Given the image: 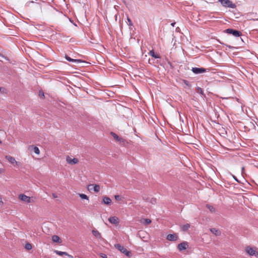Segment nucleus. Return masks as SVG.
I'll list each match as a JSON object with an SVG mask.
<instances>
[{"instance_id": "nucleus-1", "label": "nucleus", "mask_w": 258, "mask_h": 258, "mask_svg": "<svg viewBox=\"0 0 258 258\" xmlns=\"http://www.w3.org/2000/svg\"><path fill=\"white\" fill-rule=\"evenodd\" d=\"M110 134L114 138V139L116 142H118L120 145L125 146L127 144L128 142L126 140L122 138L119 137L115 133L111 132Z\"/></svg>"}, {"instance_id": "nucleus-2", "label": "nucleus", "mask_w": 258, "mask_h": 258, "mask_svg": "<svg viewBox=\"0 0 258 258\" xmlns=\"http://www.w3.org/2000/svg\"><path fill=\"white\" fill-rule=\"evenodd\" d=\"M245 250L249 255L258 257V251L256 248H252L248 246L245 247Z\"/></svg>"}, {"instance_id": "nucleus-3", "label": "nucleus", "mask_w": 258, "mask_h": 258, "mask_svg": "<svg viewBox=\"0 0 258 258\" xmlns=\"http://www.w3.org/2000/svg\"><path fill=\"white\" fill-rule=\"evenodd\" d=\"M221 4V5L225 7L230 8L232 9H235L236 6L235 4H233L231 1L229 0H218Z\"/></svg>"}, {"instance_id": "nucleus-4", "label": "nucleus", "mask_w": 258, "mask_h": 258, "mask_svg": "<svg viewBox=\"0 0 258 258\" xmlns=\"http://www.w3.org/2000/svg\"><path fill=\"white\" fill-rule=\"evenodd\" d=\"M114 246L120 252L124 253L125 255L128 256H130L131 252L128 250H127L125 248H124L123 246H121L120 244H115Z\"/></svg>"}, {"instance_id": "nucleus-5", "label": "nucleus", "mask_w": 258, "mask_h": 258, "mask_svg": "<svg viewBox=\"0 0 258 258\" xmlns=\"http://www.w3.org/2000/svg\"><path fill=\"white\" fill-rule=\"evenodd\" d=\"M226 33L229 34H232L233 36L235 37H239L241 35V33L236 30H234L232 29H227L226 30Z\"/></svg>"}, {"instance_id": "nucleus-6", "label": "nucleus", "mask_w": 258, "mask_h": 258, "mask_svg": "<svg viewBox=\"0 0 258 258\" xmlns=\"http://www.w3.org/2000/svg\"><path fill=\"white\" fill-rule=\"evenodd\" d=\"M191 71L196 74H202L206 72V70L203 68H192Z\"/></svg>"}, {"instance_id": "nucleus-7", "label": "nucleus", "mask_w": 258, "mask_h": 258, "mask_svg": "<svg viewBox=\"0 0 258 258\" xmlns=\"http://www.w3.org/2000/svg\"><path fill=\"white\" fill-rule=\"evenodd\" d=\"M19 199L27 203H31V198L29 197L26 196L24 194H21L19 196Z\"/></svg>"}, {"instance_id": "nucleus-8", "label": "nucleus", "mask_w": 258, "mask_h": 258, "mask_svg": "<svg viewBox=\"0 0 258 258\" xmlns=\"http://www.w3.org/2000/svg\"><path fill=\"white\" fill-rule=\"evenodd\" d=\"M6 158L13 165L16 164L17 166H19L20 164V162L16 161L15 158L10 156H6Z\"/></svg>"}, {"instance_id": "nucleus-9", "label": "nucleus", "mask_w": 258, "mask_h": 258, "mask_svg": "<svg viewBox=\"0 0 258 258\" xmlns=\"http://www.w3.org/2000/svg\"><path fill=\"white\" fill-rule=\"evenodd\" d=\"M67 162L71 165L77 164L78 162V159L77 158L72 159L70 157L67 156L66 158Z\"/></svg>"}, {"instance_id": "nucleus-10", "label": "nucleus", "mask_w": 258, "mask_h": 258, "mask_svg": "<svg viewBox=\"0 0 258 258\" xmlns=\"http://www.w3.org/2000/svg\"><path fill=\"white\" fill-rule=\"evenodd\" d=\"M167 239L169 241H176L178 238L177 234H170L167 236Z\"/></svg>"}, {"instance_id": "nucleus-11", "label": "nucleus", "mask_w": 258, "mask_h": 258, "mask_svg": "<svg viewBox=\"0 0 258 258\" xmlns=\"http://www.w3.org/2000/svg\"><path fill=\"white\" fill-rule=\"evenodd\" d=\"M188 247V243L186 242H182L178 245V248L179 250L186 249Z\"/></svg>"}, {"instance_id": "nucleus-12", "label": "nucleus", "mask_w": 258, "mask_h": 258, "mask_svg": "<svg viewBox=\"0 0 258 258\" xmlns=\"http://www.w3.org/2000/svg\"><path fill=\"white\" fill-rule=\"evenodd\" d=\"M108 221L111 224L117 225L119 223L118 218L115 216L111 217L108 219Z\"/></svg>"}, {"instance_id": "nucleus-13", "label": "nucleus", "mask_w": 258, "mask_h": 258, "mask_svg": "<svg viewBox=\"0 0 258 258\" xmlns=\"http://www.w3.org/2000/svg\"><path fill=\"white\" fill-rule=\"evenodd\" d=\"M65 58L68 61H69L70 62H75V63H78L79 62H82V61L80 59L71 58L70 57H69L67 55H65Z\"/></svg>"}, {"instance_id": "nucleus-14", "label": "nucleus", "mask_w": 258, "mask_h": 258, "mask_svg": "<svg viewBox=\"0 0 258 258\" xmlns=\"http://www.w3.org/2000/svg\"><path fill=\"white\" fill-rule=\"evenodd\" d=\"M104 204L110 205L111 204V200L107 197H104L103 198V202Z\"/></svg>"}, {"instance_id": "nucleus-15", "label": "nucleus", "mask_w": 258, "mask_h": 258, "mask_svg": "<svg viewBox=\"0 0 258 258\" xmlns=\"http://www.w3.org/2000/svg\"><path fill=\"white\" fill-rule=\"evenodd\" d=\"M92 232V234H93V235L94 236H95L97 238H98V239L102 238L100 233L99 231H98L97 230H93Z\"/></svg>"}, {"instance_id": "nucleus-16", "label": "nucleus", "mask_w": 258, "mask_h": 258, "mask_svg": "<svg viewBox=\"0 0 258 258\" xmlns=\"http://www.w3.org/2000/svg\"><path fill=\"white\" fill-rule=\"evenodd\" d=\"M149 54L155 58H160L161 56L159 54H156L153 50H150Z\"/></svg>"}, {"instance_id": "nucleus-17", "label": "nucleus", "mask_w": 258, "mask_h": 258, "mask_svg": "<svg viewBox=\"0 0 258 258\" xmlns=\"http://www.w3.org/2000/svg\"><path fill=\"white\" fill-rule=\"evenodd\" d=\"M210 231L213 233L214 234V235H215L216 236H219L221 235V231L220 230H219L218 229H217L216 228H211L210 229Z\"/></svg>"}, {"instance_id": "nucleus-18", "label": "nucleus", "mask_w": 258, "mask_h": 258, "mask_svg": "<svg viewBox=\"0 0 258 258\" xmlns=\"http://www.w3.org/2000/svg\"><path fill=\"white\" fill-rule=\"evenodd\" d=\"M52 240L54 242H57V243H61V240L60 239V238L57 235H53L52 237Z\"/></svg>"}, {"instance_id": "nucleus-19", "label": "nucleus", "mask_w": 258, "mask_h": 258, "mask_svg": "<svg viewBox=\"0 0 258 258\" xmlns=\"http://www.w3.org/2000/svg\"><path fill=\"white\" fill-rule=\"evenodd\" d=\"M54 252L55 253H56L57 255H60V256H62L63 255H69L68 254V253H67L66 252H62V251H58V250H55Z\"/></svg>"}, {"instance_id": "nucleus-20", "label": "nucleus", "mask_w": 258, "mask_h": 258, "mask_svg": "<svg viewBox=\"0 0 258 258\" xmlns=\"http://www.w3.org/2000/svg\"><path fill=\"white\" fill-rule=\"evenodd\" d=\"M190 227V225L189 224H186L181 226V229L183 231H187L188 228Z\"/></svg>"}, {"instance_id": "nucleus-21", "label": "nucleus", "mask_w": 258, "mask_h": 258, "mask_svg": "<svg viewBox=\"0 0 258 258\" xmlns=\"http://www.w3.org/2000/svg\"><path fill=\"white\" fill-rule=\"evenodd\" d=\"M93 189L95 192H98L100 189V186L98 184L94 185Z\"/></svg>"}, {"instance_id": "nucleus-22", "label": "nucleus", "mask_w": 258, "mask_h": 258, "mask_svg": "<svg viewBox=\"0 0 258 258\" xmlns=\"http://www.w3.org/2000/svg\"><path fill=\"white\" fill-rule=\"evenodd\" d=\"M78 195L79 196V197L82 199H85V200H89V197L87 195H86L85 194H78Z\"/></svg>"}, {"instance_id": "nucleus-23", "label": "nucleus", "mask_w": 258, "mask_h": 258, "mask_svg": "<svg viewBox=\"0 0 258 258\" xmlns=\"http://www.w3.org/2000/svg\"><path fill=\"white\" fill-rule=\"evenodd\" d=\"M206 207L210 210L211 212H214L215 211V208L213 206L210 205H206Z\"/></svg>"}, {"instance_id": "nucleus-24", "label": "nucleus", "mask_w": 258, "mask_h": 258, "mask_svg": "<svg viewBox=\"0 0 258 258\" xmlns=\"http://www.w3.org/2000/svg\"><path fill=\"white\" fill-rule=\"evenodd\" d=\"M114 198H115V199L117 201H122V199H123V198L121 197L119 195H115L114 196Z\"/></svg>"}, {"instance_id": "nucleus-25", "label": "nucleus", "mask_w": 258, "mask_h": 258, "mask_svg": "<svg viewBox=\"0 0 258 258\" xmlns=\"http://www.w3.org/2000/svg\"><path fill=\"white\" fill-rule=\"evenodd\" d=\"M25 247V248L27 250H30L32 249V247L31 244L29 243H26Z\"/></svg>"}, {"instance_id": "nucleus-26", "label": "nucleus", "mask_w": 258, "mask_h": 258, "mask_svg": "<svg viewBox=\"0 0 258 258\" xmlns=\"http://www.w3.org/2000/svg\"><path fill=\"white\" fill-rule=\"evenodd\" d=\"M197 92L199 93V94H203L204 92H203V91L202 90V88H201L200 87H197Z\"/></svg>"}, {"instance_id": "nucleus-27", "label": "nucleus", "mask_w": 258, "mask_h": 258, "mask_svg": "<svg viewBox=\"0 0 258 258\" xmlns=\"http://www.w3.org/2000/svg\"><path fill=\"white\" fill-rule=\"evenodd\" d=\"M34 152L36 154H39V153H40V151H39V148L38 147H34Z\"/></svg>"}, {"instance_id": "nucleus-28", "label": "nucleus", "mask_w": 258, "mask_h": 258, "mask_svg": "<svg viewBox=\"0 0 258 258\" xmlns=\"http://www.w3.org/2000/svg\"><path fill=\"white\" fill-rule=\"evenodd\" d=\"M151 222V221L149 219H144V224L146 225H148Z\"/></svg>"}, {"instance_id": "nucleus-29", "label": "nucleus", "mask_w": 258, "mask_h": 258, "mask_svg": "<svg viewBox=\"0 0 258 258\" xmlns=\"http://www.w3.org/2000/svg\"><path fill=\"white\" fill-rule=\"evenodd\" d=\"M156 199L155 198H151L150 200V202L151 203H152V204H155V203H156Z\"/></svg>"}, {"instance_id": "nucleus-30", "label": "nucleus", "mask_w": 258, "mask_h": 258, "mask_svg": "<svg viewBox=\"0 0 258 258\" xmlns=\"http://www.w3.org/2000/svg\"><path fill=\"white\" fill-rule=\"evenodd\" d=\"M99 255L102 258H107V255L103 253H100L99 254Z\"/></svg>"}, {"instance_id": "nucleus-31", "label": "nucleus", "mask_w": 258, "mask_h": 258, "mask_svg": "<svg viewBox=\"0 0 258 258\" xmlns=\"http://www.w3.org/2000/svg\"><path fill=\"white\" fill-rule=\"evenodd\" d=\"M127 21H128V25H130V26H132L133 25V24H132L131 20L130 18H127Z\"/></svg>"}, {"instance_id": "nucleus-32", "label": "nucleus", "mask_w": 258, "mask_h": 258, "mask_svg": "<svg viewBox=\"0 0 258 258\" xmlns=\"http://www.w3.org/2000/svg\"><path fill=\"white\" fill-rule=\"evenodd\" d=\"M6 89L5 88H3V87L0 88V91L2 93H5L6 92Z\"/></svg>"}, {"instance_id": "nucleus-33", "label": "nucleus", "mask_w": 258, "mask_h": 258, "mask_svg": "<svg viewBox=\"0 0 258 258\" xmlns=\"http://www.w3.org/2000/svg\"><path fill=\"white\" fill-rule=\"evenodd\" d=\"M39 96L40 97H44V93L42 91H39Z\"/></svg>"}, {"instance_id": "nucleus-34", "label": "nucleus", "mask_w": 258, "mask_h": 258, "mask_svg": "<svg viewBox=\"0 0 258 258\" xmlns=\"http://www.w3.org/2000/svg\"><path fill=\"white\" fill-rule=\"evenodd\" d=\"M94 185V184H89L88 186V189L89 190H91L92 189V187H93Z\"/></svg>"}, {"instance_id": "nucleus-35", "label": "nucleus", "mask_w": 258, "mask_h": 258, "mask_svg": "<svg viewBox=\"0 0 258 258\" xmlns=\"http://www.w3.org/2000/svg\"><path fill=\"white\" fill-rule=\"evenodd\" d=\"M232 177H233V178L237 182H239V181L238 180L237 178H236V176H235L234 175H232Z\"/></svg>"}, {"instance_id": "nucleus-36", "label": "nucleus", "mask_w": 258, "mask_h": 258, "mask_svg": "<svg viewBox=\"0 0 258 258\" xmlns=\"http://www.w3.org/2000/svg\"><path fill=\"white\" fill-rule=\"evenodd\" d=\"M244 167H243L241 169V174L243 175V173H244Z\"/></svg>"}, {"instance_id": "nucleus-37", "label": "nucleus", "mask_w": 258, "mask_h": 258, "mask_svg": "<svg viewBox=\"0 0 258 258\" xmlns=\"http://www.w3.org/2000/svg\"><path fill=\"white\" fill-rule=\"evenodd\" d=\"M52 196H53V197L54 198H57V196H56V194H52Z\"/></svg>"}, {"instance_id": "nucleus-38", "label": "nucleus", "mask_w": 258, "mask_h": 258, "mask_svg": "<svg viewBox=\"0 0 258 258\" xmlns=\"http://www.w3.org/2000/svg\"><path fill=\"white\" fill-rule=\"evenodd\" d=\"M184 82H185V84L186 85H187V86H188V85H189V84H188V82H187V81H184Z\"/></svg>"}, {"instance_id": "nucleus-39", "label": "nucleus", "mask_w": 258, "mask_h": 258, "mask_svg": "<svg viewBox=\"0 0 258 258\" xmlns=\"http://www.w3.org/2000/svg\"><path fill=\"white\" fill-rule=\"evenodd\" d=\"M175 24V22H174V23H171V25H172V26H174Z\"/></svg>"}, {"instance_id": "nucleus-40", "label": "nucleus", "mask_w": 258, "mask_h": 258, "mask_svg": "<svg viewBox=\"0 0 258 258\" xmlns=\"http://www.w3.org/2000/svg\"><path fill=\"white\" fill-rule=\"evenodd\" d=\"M2 172V169L0 168V173H1Z\"/></svg>"}, {"instance_id": "nucleus-41", "label": "nucleus", "mask_w": 258, "mask_h": 258, "mask_svg": "<svg viewBox=\"0 0 258 258\" xmlns=\"http://www.w3.org/2000/svg\"><path fill=\"white\" fill-rule=\"evenodd\" d=\"M2 143L1 140H0V144Z\"/></svg>"}]
</instances>
